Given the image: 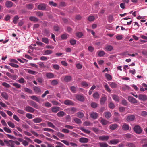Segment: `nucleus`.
Here are the masks:
<instances>
[{"mask_svg":"<svg viewBox=\"0 0 147 147\" xmlns=\"http://www.w3.org/2000/svg\"><path fill=\"white\" fill-rule=\"evenodd\" d=\"M4 142L6 144L7 146L14 147V141L11 140H9L7 141L6 140H4Z\"/></svg>","mask_w":147,"mask_h":147,"instance_id":"1","label":"nucleus"},{"mask_svg":"<svg viewBox=\"0 0 147 147\" xmlns=\"http://www.w3.org/2000/svg\"><path fill=\"white\" fill-rule=\"evenodd\" d=\"M47 4L40 3L37 6L38 9L40 10L44 11L46 9Z\"/></svg>","mask_w":147,"mask_h":147,"instance_id":"2","label":"nucleus"},{"mask_svg":"<svg viewBox=\"0 0 147 147\" xmlns=\"http://www.w3.org/2000/svg\"><path fill=\"white\" fill-rule=\"evenodd\" d=\"M134 130L136 133L138 134L141 133L142 131L141 128L138 125L135 126L134 128Z\"/></svg>","mask_w":147,"mask_h":147,"instance_id":"3","label":"nucleus"},{"mask_svg":"<svg viewBox=\"0 0 147 147\" xmlns=\"http://www.w3.org/2000/svg\"><path fill=\"white\" fill-rule=\"evenodd\" d=\"M24 110L30 113H33L35 110V109L29 106H26Z\"/></svg>","mask_w":147,"mask_h":147,"instance_id":"4","label":"nucleus"},{"mask_svg":"<svg viewBox=\"0 0 147 147\" xmlns=\"http://www.w3.org/2000/svg\"><path fill=\"white\" fill-rule=\"evenodd\" d=\"M128 100L130 102L133 104H136L138 102L137 100L132 96H129Z\"/></svg>","mask_w":147,"mask_h":147,"instance_id":"5","label":"nucleus"},{"mask_svg":"<svg viewBox=\"0 0 147 147\" xmlns=\"http://www.w3.org/2000/svg\"><path fill=\"white\" fill-rule=\"evenodd\" d=\"M13 5V3L10 1H7L5 3V6L6 7L9 8L11 7Z\"/></svg>","mask_w":147,"mask_h":147,"instance_id":"6","label":"nucleus"},{"mask_svg":"<svg viewBox=\"0 0 147 147\" xmlns=\"http://www.w3.org/2000/svg\"><path fill=\"white\" fill-rule=\"evenodd\" d=\"M138 98L140 100L144 101L147 99V96L145 95L140 94L138 96Z\"/></svg>","mask_w":147,"mask_h":147,"instance_id":"7","label":"nucleus"},{"mask_svg":"<svg viewBox=\"0 0 147 147\" xmlns=\"http://www.w3.org/2000/svg\"><path fill=\"white\" fill-rule=\"evenodd\" d=\"M60 108L59 107H53L51 108V111L52 112L54 113H56L60 110H61Z\"/></svg>","mask_w":147,"mask_h":147,"instance_id":"8","label":"nucleus"},{"mask_svg":"<svg viewBox=\"0 0 147 147\" xmlns=\"http://www.w3.org/2000/svg\"><path fill=\"white\" fill-rule=\"evenodd\" d=\"M90 115L92 118L94 119H96L98 117V114L95 112H92L90 113Z\"/></svg>","mask_w":147,"mask_h":147,"instance_id":"9","label":"nucleus"},{"mask_svg":"<svg viewBox=\"0 0 147 147\" xmlns=\"http://www.w3.org/2000/svg\"><path fill=\"white\" fill-rule=\"evenodd\" d=\"M113 47L111 45H108L105 47L104 49L105 51L107 52L112 51L113 50Z\"/></svg>","mask_w":147,"mask_h":147,"instance_id":"10","label":"nucleus"},{"mask_svg":"<svg viewBox=\"0 0 147 147\" xmlns=\"http://www.w3.org/2000/svg\"><path fill=\"white\" fill-rule=\"evenodd\" d=\"M135 119V117L134 115H131L127 117L126 120L128 121H132Z\"/></svg>","mask_w":147,"mask_h":147,"instance_id":"11","label":"nucleus"},{"mask_svg":"<svg viewBox=\"0 0 147 147\" xmlns=\"http://www.w3.org/2000/svg\"><path fill=\"white\" fill-rule=\"evenodd\" d=\"M64 103L67 105H74V104L73 102L68 100H65L64 102Z\"/></svg>","mask_w":147,"mask_h":147,"instance_id":"12","label":"nucleus"},{"mask_svg":"<svg viewBox=\"0 0 147 147\" xmlns=\"http://www.w3.org/2000/svg\"><path fill=\"white\" fill-rule=\"evenodd\" d=\"M79 141L82 143H86L88 141V139L86 138L82 137L80 138Z\"/></svg>","mask_w":147,"mask_h":147,"instance_id":"13","label":"nucleus"},{"mask_svg":"<svg viewBox=\"0 0 147 147\" xmlns=\"http://www.w3.org/2000/svg\"><path fill=\"white\" fill-rule=\"evenodd\" d=\"M62 78H63L64 81L67 82L70 81L72 79L70 76H64Z\"/></svg>","mask_w":147,"mask_h":147,"instance_id":"14","label":"nucleus"},{"mask_svg":"<svg viewBox=\"0 0 147 147\" xmlns=\"http://www.w3.org/2000/svg\"><path fill=\"white\" fill-rule=\"evenodd\" d=\"M30 105L35 108H36V109H39V106H38L37 105V104L34 101H31L30 102Z\"/></svg>","mask_w":147,"mask_h":147,"instance_id":"15","label":"nucleus"},{"mask_svg":"<svg viewBox=\"0 0 147 147\" xmlns=\"http://www.w3.org/2000/svg\"><path fill=\"white\" fill-rule=\"evenodd\" d=\"M118 127V126L117 124H113L109 126V128L112 130H114Z\"/></svg>","mask_w":147,"mask_h":147,"instance_id":"16","label":"nucleus"},{"mask_svg":"<svg viewBox=\"0 0 147 147\" xmlns=\"http://www.w3.org/2000/svg\"><path fill=\"white\" fill-rule=\"evenodd\" d=\"M43 32V35L45 36H47V37H49L50 35V31L49 30L45 29Z\"/></svg>","mask_w":147,"mask_h":147,"instance_id":"17","label":"nucleus"},{"mask_svg":"<svg viewBox=\"0 0 147 147\" xmlns=\"http://www.w3.org/2000/svg\"><path fill=\"white\" fill-rule=\"evenodd\" d=\"M108 83L110 87L112 88H115L117 87V84L115 82H109Z\"/></svg>","mask_w":147,"mask_h":147,"instance_id":"18","label":"nucleus"},{"mask_svg":"<svg viewBox=\"0 0 147 147\" xmlns=\"http://www.w3.org/2000/svg\"><path fill=\"white\" fill-rule=\"evenodd\" d=\"M33 122L35 123H40L42 121V119L40 117H36L33 120Z\"/></svg>","mask_w":147,"mask_h":147,"instance_id":"19","label":"nucleus"},{"mask_svg":"<svg viewBox=\"0 0 147 147\" xmlns=\"http://www.w3.org/2000/svg\"><path fill=\"white\" fill-rule=\"evenodd\" d=\"M67 109L69 111V113L71 114H73L77 111L76 108L74 107L68 108Z\"/></svg>","mask_w":147,"mask_h":147,"instance_id":"20","label":"nucleus"},{"mask_svg":"<svg viewBox=\"0 0 147 147\" xmlns=\"http://www.w3.org/2000/svg\"><path fill=\"white\" fill-rule=\"evenodd\" d=\"M99 138L102 141H107L109 138V137L108 136H100Z\"/></svg>","mask_w":147,"mask_h":147,"instance_id":"21","label":"nucleus"},{"mask_svg":"<svg viewBox=\"0 0 147 147\" xmlns=\"http://www.w3.org/2000/svg\"><path fill=\"white\" fill-rule=\"evenodd\" d=\"M129 125L126 123H124L122 127V129L124 131H127L129 130Z\"/></svg>","mask_w":147,"mask_h":147,"instance_id":"22","label":"nucleus"},{"mask_svg":"<svg viewBox=\"0 0 147 147\" xmlns=\"http://www.w3.org/2000/svg\"><path fill=\"white\" fill-rule=\"evenodd\" d=\"M29 19L31 21L35 22H38L39 20L38 18L35 16H30Z\"/></svg>","mask_w":147,"mask_h":147,"instance_id":"23","label":"nucleus"},{"mask_svg":"<svg viewBox=\"0 0 147 147\" xmlns=\"http://www.w3.org/2000/svg\"><path fill=\"white\" fill-rule=\"evenodd\" d=\"M76 98L78 100L81 101H83L84 100V97L81 95H77Z\"/></svg>","mask_w":147,"mask_h":147,"instance_id":"24","label":"nucleus"},{"mask_svg":"<svg viewBox=\"0 0 147 147\" xmlns=\"http://www.w3.org/2000/svg\"><path fill=\"white\" fill-rule=\"evenodd\" d=\"M34 90L36 94L40 93L41 90L40 88L37 86H35L34 87Z\"/></svg>","mask_w":147,"mask_h":147,"instance_id":"25","label":"nucleus"},{"mask_svg":"<svg viewBox=\"0 0 147 147\" xmlns=\"http://www.w3.org/2000/svg\"><path fill=\"white\" fill-rule=\"evenodd\" d=\"M47 123L49 127L53 128L55 130L56 129V127L52 123L49 121H47Z\"/></svg>","mask_w":147,"mask_h":147,"instance_id":"26","label":"nucleus"},{"mask_svg":"<svg viewBox=\"0 0 147 147\" xmlns=\"http://www.w3.org/2000/svg\"><path fill=\"white\" fill-rule=\"evenodd\" d=\"M112 96L113 99L115 101L119 102V96L116 95H112Z\"/></svg>","mask_w":147,"mask_h":147,"instance_id":"27","label":"nucleus"},{"mask_svg":"<svg viewBox=\"0 0 147 147\" xmlns=\"http://www.w3.org/2000/svg\"><path fill=\"white\" fill-rule=\"evenodd\" d=\"M119 142V139H114L111 140L110 141V143L113 144H116L118 143Z\"/></svg>","mask_w":147,"mask_h":147,"instance_id":"28","label":"nucleus"},{"mask_svg":"<svg viewBox=\"0 0 147 147\" xmlns=\"http://www.w3.org/2000/svg\"><path fill=\"white\" fill-rule=\"evenodd\" d=\"M65 113L63 111H59L57 114V115L60 117H61L65 115Z\"/></svg>","mask_w":147,"mask_h":147,"instance_id":"29","label":"nucleus"},{"mask_svg":"<svg viewBox=\"0 0 147 147\" xmlns=\"http://www.w3.org/2000/svg\"><path fill=\"white\" fill-rule=\"evenodd\" d=\"M76 36L79 38H81L83 36V34L82 32H78L76 33Z\"/></svg>","mask_w":147,"mask_h":147,"instance_id":"30","label":"nucleus"},{"mask_svg":"<svg viewBox=\"0 0 147 147\" xmlns=\"http://www.w3.org/2000/svg\"><path fill=\"white\" fill-rule=\"evenodd\" d=\"M105 116L106 118L109 119L111 117V115L110 112H106L105 113Z\"/></svg>","mask_w":147,"mask_h":147,"instance_id":"31","label":"nucleus"},{"mask_svg":"<svg viewBox=\"0 0 147 147\" xmlns=\"http://www.w3.org/2000/svg\"><path fill=\"white\" fill-rule=\"evenodd\" d=\"M98 144L100 147H108V146L107 143L104 142H99Z\"/></svg>","mask_w":147,"mask_h":147,"instance_id":"32","label":"nucleus"},{"mask_svg":"<svg viewBox=\"0 0 147 147\" xmlns=\"http://www.w3.org/2000/svg\"><path fill=\"white\" fill-rule=\"evenodd\" d=\"M29 97L32 99L38 102H39V99L35 96H29Z\"/></svg>","mask_w":147,"mask_h":147,"instance_id":"33","label":"nucleus"},{"mask_svg":"<svg viewBox=\"0 0 147 147\" xmlns=\"http://www.w3.org/2000/svg\"><path fill=\"white\" fill-rule=\"evenodd\" d=\"M101 119L100 123L102 125H105L107 124L108 122L107 121L102 118H101Z\"/></svg>","mask_w":147,"mask_h":147,"instance_id":"34","label":"nucleus"},{"mask_svg":"<svg viewBox=\"0 0 147 147\" xmlns=\"http://www.w3.org/2000/svg\"><path fill=\"white\" fill-rule=\"evenodd\" d=\"M26 7L28 9L32 10L34 8V5L32 3L27 4L26 5Z\"/></svg>","mask_w":147,"mask_h":147,"instance_id":"35","label":"nucleus"},{"mask_svg":"<svg viewBox=\"0 0 147 147\" xmlns=\"http://www.w3.org/2000/svg\"><path fill=\"white\" fill-rule=\"evenodd\" d=\"M1 96L5 99L7 100L8 98V96L7 94L5 92H3L1 93Z\"/></svg>","mask_w":147,"mask_h":147,"instance_id":"36","label":"nucleus"},{"mask_svg":"<svg viewBox=\"0 0 147 147\" xmlns=\"http://www.w3.org/2000/svg\"><path fill=\"white\" fill-rule=\"evenodd\" d=\"M42 41L44 43L48 44L49 43V40L48 38L46 37H43L42 38Z\"/></svg>","mask_w":147,"mask_h":147,"instance_id":"37","label":"nucleus"},{"mask_svg":"<svg viewBox=\"0 0 147 147\" xmlns=\"http://www.w3.org/2000/svg\"><path fill=\"white\" fill-rule=\"evenodd\" d=\"M19 19V17L17 16H16L13 18V22L14 24H16Z\"/></svg>","mask_w":147,"mask_h":147,"instance_id":"38","label":"nucleus"},{"mask_svg":"<svg viewBox=\"0 0 147 147\" xmlns=\"http://www.w3.org/2000/svg\"><path fill=\"white\" fill-rule=\"evenodd\" d=\"M107 100V98L105 97H103L100 99V103L101 105H103Z\"/></svg>","mask_w":147,"mask_h":147,"instance_id":"39","label":"nucleus"},{"mask_svg":"<svg viewBox=\"0 0 147 147\" xmlns=\"http://www.w3.org/2000/svg\"><path fill=\"white\" fill-rule=\"evenodd\" d=\"M105 77L108 81H110L112 80V76L109 74H105Z\"/></svg>","mask_w":147,"mask_h":147,"instance_id":"40","label":"nucleus"},{"mask_svg":"<svg viewBox=\"0 0 147 147\" xmlns=\"http://www.w3.org/2000/svg\"><path fill=\"white\" fill-rule=\"evenodd\" d=\"M46 75V77L49 78H52L54 77L53 74L51 73H47Z\"/></svg>","mask_w":147,"mask_h":147,"instance_id":"41","label":"nucleus"},{"mask_svg":"<svg viewBox=\"0 0 147 147\" xmlns=\"http://www.w3.org/2000/svg\"><path fill=\"white\" fill-rule=\"evenodd\" d=\"M77 116L80 118H82L84 116V114L82 112H78L76 113Z\"/></svg>","mask_w":147,"mask_h":147,"instance_id":"42","label":"nucleus"},{"mask_svg":"<svg viewBox=\"0 0 147 147\" xmlns=\"http://www.w3.org/2000/svg\"><path fill=\"white\" fill-rule=\"evenodd\" d=\"M58 83V81L56 80H53L51 82V85L53 86L57 85Z\"/></svg>","mask_w":147,"mask_h":147,"instance_id":"43","label":"nucleus"},{"mask_svg":"<svg viewBox=\"0 0 147 147\" xmlns=\"http://www.w3.org/2000/svg\"><path fill=\"white\" fill-rule=\"evenodd\" d=\"M74 121L75 123L77 124H80L82 123L81 121L79 119L77 118H74Z\"/></svg>","mask_w":147,"mask_h":147,"instance_id":"44","label":"nucleus"},{"mask_svg":"<svg viewBox=\"0 0 147 147\" xmlns=\"http://www.w3.org/2000/svg\"><path fill=\"white\" fill-rule=\"evenodd\" d=\"M53 53L52 51L50 50H45L44 52V55H49Z\"/></svg>","mask_w":147,"mask_h":147,"instance_id":"45","label":"nucleus"},{"mask_svg":"<svg viewBox=\"0 0 147 147\" xmlns=\"http://www.w3.org/2000/svg\"><path fill=\"white\" fill-rule=\"evenodd\" d=\"M49 4L50 5V6H53V7H56L57 5L56 3H55L53 1H51L49 2Z\"/></svg>","mask_w":147,"mask_h":147,"instance_id":"46","label":"nucleus"},{"mask_svg":"<svg viewBox=\"0 0 147 147\" xmlns=\"http://www.w3.org/2000/svg\"><path fill=\"white\" fill-rule=\"evenodd\" d=\"M126 146H128V147H135V145L133 143L128 142H127Z\"/></svg>","mask_w":147,"mask_h":147,"instance_id":"47","label":"nucleus"},{"mask_svg":"<svg viewBox=\"0 0 147 147\" xmlns=\"http://www.w3.org/2000/svg\"><path fill=\"white\" fill-rule=\"evenodd\" d=\"M80 129L83 132L87 134H89L91 132L90 131L86 129L83 127H81Z\"/></svg>","mask_w":147,"mask_h":147,"instance_id":"48","label":"nucleus"},{"mask_svg":"<svg viewBox=\"0 0 147 147\" xmlns=\"http://www.w3.org/2000/svg\"><path fill=\"white\" fill-rule=\"evenodd\" d=\"M105 54V53L103 51H100L98 52V55L100 57L103 56Z\"/></svg>","mask_w":147,"mask_h":147,"instance_id":"49","label":"nucleus"},{"mask_svg":"<svg viewBox=\"0 0 147 147\" xmlns=\"http://www.w3.org/2000/svg\"><path fill=\"white\" fill-rule=\"evenodd\" d=\"M104 87L105 90L109 92H111V90L110 88L109 87V86L107 84L104 85Z\"/></svg>","mask_w":147,"mask_h":147,"instance_id":"50","label":"nucleus"},{"mask_svg":"<svg viewBox=\"0 0 147 147\" xmlns=\"http://www.w3.org/2000/svg\"><path fill=\"white\" fill-rule=\"evenodd\" d=\"M18 60L22 63H26L28 61V60L24 59H18Z\"/></svg>","mask_w":147,"mask_h":147,"instance_id":"51","label":"nucleus"},{"mask_svg":"<svg viewBox=\"0 0 147 147\" xmlns=\"http://www.w3.org/2000/svg\"><path fill=\"white\" fill-rule=\"evenodd\" d=\"M95 19V17L93 16H89L88 18V20L89 21H94Z\"/></svg>","mask_w":147,"mask_h":147,"instance_id":"52","label":"nucleus"},{"mask_svg":"<svg viewBox=\"0 0 147 147\" xmlns=\"http://www.w3.org/2000/svg\"><path fill=\"white\" fill-rule=\"evenodd\" d=\"M36 15L38 17L41 18L43 15V13L40 11H38L36 13Z\"/></svg>","mask_w":147,"mask_h":147,"instance_id":"53","label":"nucleus"},{"mask_svg":"<svg viewBox=\"0 0 147 147\" xmlns=\"http://www.w3.org/2000/svg\"><path fill=\"white\" fill-rule=\"evenodd\" d=\"M9 126L11 128H14L15 127V125L14 123L11 121H9L7 122Z\"/></svg>","mask_w":147,"mask_h":147,"instance_id":"54","label":"nucleus"},{"mask_svg":"<svg viewBox=\"0 0 147 147\" xmlns=\"http://www.w3.org/2000/svg\"><path fill=\"white\" fill-rule=\"evenodd\" d=\"M24 90L25 91L30 94H32V91L31 90L28 88H24Z\"/></svg>","mask_w":147,"mask_h":147,"instance_id":"55","label":"nucleus"},{"mask_svg":"<svg viewBox=\"0 0 147 147\" xmlns=\"http://www.w3.org/2000/svg\"><path fill=\"white\" fill-rule=\"evenodd\" d=\"M56 134L58 136L59 138H61L64 137V135L62 133H61L60 132H58Z\"/></svg>","mask_w":147,"mask_h":147,"instance_id":"56","label":"nucleus"},{"mask_svg":"<svg viewBox=\"0 0 147 147\" xmlns=\"http://www.w3.org/2000/svg\"><path fill=\"white\" fill-rule=\"evenodd\" d=\"M13 85L17 88H21V85L20 84L17 83H13Z\"/></svg>","mask_w":147,"mask_h":147,"instance_id":"57","label":"nucleus"},{"mask_svg":"<svg viewBox=\"0 0 147 147\" xmlns=\"http://www.w3.org/2000/svg\"><path fill=\"white\" fill-rule=\"evenodd\" d=\"M129 86L126 85H124L122 87V89L123 91H125L127 90H129Z\"/></svg>","mask_w":147,"mask_h":147,"instance_id":"58","label":"nucleus"},{"mask_svg":"<svg viewBox=\"0 0 147 147\" xmlns=\"http://www.w3.org/2000/svg\"><path fill=\"white\" fill-rule=\"evenodd\" d=\"M56 144L58 145L56 146L55 147H63L64 146L63 144L58 142H56Z\"/></svg>","mask_w":147,"mask_h":147,"instance_id":"59","label":"nucleus"},{"mask_svg":"<svg viewBox=\"0 0 147 147\" xmlns=\"http://www.w3.org/2000/svg\"><path fill=\"white\" fill-rule=\"evenodd\" d=\"M93 96L94 98H98L100 97L99 94L97 92L94 93L93 94Z\"/></svg>","mask_w":147,"mask_h":147,"instance_id":"60","label":"nucleus"},{"mask_svg":"<svg viewBox=\"0 0 147 147\" xmlns=\"http://www.w3.org/2000/svg\"><path fill=\"white\" fill-rule=\"evenodd\" d=\"M91 107L94 108H96L97 107V104L94 102H92L91 103Z\"/></svg>","mask_w":147,"mask_h":147,"instance_id":"61","label":"nucleus"},{"mask_svg":"<svg viewBox=\"0 0 147 147\" xmlns=\"http://www.w3.org/2000/svg\"><path fill=\"white\" fill-rule=\"evenodd\" d=\"M70 90L73 93H76V87L74 86H72L70 87Z\"/></svg>","mask_w":147,"mask_h":147,"instance_id":"62","label":"nucleus"},{"mask_svg":"<svg viewBox=\"0 0 147 147\" xmlns=\"http://www.w3.org/2000/svg\"><path fill=\"white\" fill-rule=\"evenodd\" d=\"M3 129L6 132L9 133H11V129L9 128L6 127H5L3 128Z\"/></svg>","mask_w":147,"mask_h":147,"instance_id":"63","label":"nucleus"},{"mask_svg":"<svg viewBox=\"0 0 147 147\" xmlns=\"http://www.w3.org/2000/svg\"><path fill=\"white\" fill-rule=\"evenodd\" d=\"M131 135L130 134H127L124 135L125 139H128L131 138Z\"/></svg>","mask_w":147,"mask_h":147,"instance_id":"64","label":"nucleus"}]
</instances>
